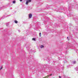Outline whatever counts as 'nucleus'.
Returning a JSON list of instances; mask_svg holds the SVG:
<instances>
[{
    "label": "nucleus",
    "instance_id": "obj_1",
    "mask_svg": "<svg viewBox=\"0 0 78 78\" xmlns=\"http://www.w3.org/2000/svg\"><path fill=\"white\" fill-rule=\"evenodd\" d=\"M31 0H27L26 1V5H28V3L29 2H31Z\"/></svg>",
    "mask_w": 78,
    "mask_h": 78
},
{
    "label": "nucleus",
    "instance_id": "obj_2",
    "mask_svg": "<svg viewBox=\"0 0 78 78\" xmlns=\"http://www.w3.org/2000/svg\"><path fill=\"white\" fill-rule=\"evenodd\" d=\"M29 18H31V17H32V14H30L29 15Z\"/></svg>",
    "mask_w": 78,
    "mask_h": 78
},
{
    "label": "nucleus",
    "instance_id": "obj_5",
    "mask_svg": "<svg viewBox=\"0 0 78 78\" xmlns=\"http://www.w3.org/2000/svg\"><path fill=\"white\" fill-rule=\"evenodd\" d=\"M32 40L33 41H36V39L34 38H33Z\"/></svg>",
    "mask_w": 78,
    "mask_h": 78
},
{
    "label": "nucleus",
    "instance_id": "obj_14",
    "mask_svg": "<svg viewBox=\"0 0 78 78\" xmlns=\"http://www.w3.org/2000/svg\"><path fill=\"white\" fill-rule=\"evenodd\" d=\"M69 38V37H67V38L68 39V40H69V38Z\"/></svg>",
    "mask_w": 78,
    "mask_h": 78
},
{
    "label": "nucleus",
    "instance_id": "obj_3",
    "mask_svg": "<svg viewBox=\"0 0 78 78\" xmlns=\"http://www.w3.org/2000/svg\"><path fill=\"white\" fill-rule=\"evenodd\" d=\"M40 47L41 48H44V46L43 45H41L40 46Z\"/></svg>",
    "mask_w": 78,
    "mask_h": 78
},
{
    "label": "nucleus",
    "instance_id": "obj_10",
    "mask_svg": "<svg viewBox=\"0 0 78 78\" xmlns=\"http://www.w3.org/2000/svg\"><path fill=\"white\" fill-rule=\"evenodd\" d=\"M76 70L77 71H78V69L77 68H76Z\"/></svg>",
    "mask_w": 78,
    "mask_h": 78
},
{
    "label": "nucleus",
    "instance_id": "obj_8",
    "mask_svg": "<svg viewBox=\"0 0 78 78\" xmlns=\"http://www.w3.org/2000/svg\"><path fill=\"white\" fill-rule=\"evenodd\" d=\"M39 36L40 37H41V33H39Z\"/></svg>",
    "mask_w": 78,
    "mask_h": 78
},
{
    "label": "nucleus",
    "instance_id": "obj_4",
    "mask_svg": "<svg viewBox=\"0 0 78 78\" xmlns=\"http://www.w3.org/2000/svg\"><path fill=\"white\" fill-rule=\"evenodd\" d=\"M14 22L15 23H18V21L17 20H15Z\"/></svg>",
    "mask_w": 78,
    "mask_h": 78
},
{
    "label": "nucleus",
    "instance_id": "obj_11",
    "mask_svg": "<svg viewBox=\"0 0 78 78\" xmlns=\"http://www.w3.org/2000/svg\"><path fill=\"white\" fill-rule=\"evenodd\" d=\"M6 25H7V26H8V23H7L6 24Z\"/></svg>",
    "mask_w": 78,
    "mask_h": 78
},
{
    "label": "nucleus",
    "instance_id": "obj_7",
    "mask_svg": "<svg viewBox=\"0 0 78 78\" xmlns=\"http://www.w3.org/2000/svg\"><path fill=\"white\" fill-rule=\"evenodd\" d=\"M13 4L16 3L15 1H13Z\"/></svg>",
    "mask_w": 78,
    "mask_h": 78
},
{
    "label": "nucleus",
    "instance_id": "obj_6",
    "mask_svg": "<svg viewBox=\"0 0 78 78\" xmlns=\"http://www.w3.org/2000/svg\"><path fill=\"white\" fill-rule=\"evenodd\" d=\"M73 63L74 64H76V61H74L73 62Z\"/></svg>",
    "mask_w": 78,
    "mask_h": 78
},
{
    "label": "nucleus",
    "instance_id": "obj_12",
    "mask_svg": "<svg viewBox=\"0 0 78 78\" xmlns=\"http://www.w3.org/2000/svg\"><path fill=\"white\" fill-rule=\"evenodd\" d=\"M20 2H22V0H20Z\"/></svg>",
    "mask_w": 78,
    "mask_h": 78
},
{
    "label": "nucleus",
    "instance_id": "obj_9",
    "mask_svg": "<svg viewBox=\"0 0 78 78\" xmlns=\"http://www.w3.org/2000/svg\"><path fill=\"white\" fill-rule=\"evenodd\" d=\"M2 69H3V67H1V68H0V70H2Z\"/></svg>",
    "mask_w": 78,
    "mask_h": 78
},
{
    "label": "nucleus",
    "instance_id": "obj_15",
    "mask_svg": "<svg viewBox=\"0 0 78 78\" xmlns=\"http://www.w3.org/2000/svg\"><path fill=\"white\" fill-rule=\"evenodd\" d=\"M59 78H61V77L60 76H59Z\"/></svg>",
    "mask_w": 78,
    "mask_h": 78
},
{
    "label": "nucleus",
    "instance_id": "obj_16",
    "mask_svg": "<svg viewBox=\"0 0 78 78\" xmlns=\"http://www.w3.org/2000/svg\"><path fill=\"white\" fill-rule=\"evenodd\" d=\"M51 75H52V74L50 75V76H51Z\"/></svg>",
    "mask_w": 78,
    "mask_h": 78
},
{
    "label": "nucleus",
    "instance_id": "obj_13",
    "mask_svg": "<svg viewBox=\"0 0 78 78\" xmlns=\"http://www.w3.org/2000/svg\"><path fill=\"white\" fill-rule=\"evenodd\" d=\"M18 31H19V32H20V30H19Z\"/></svg>",
    "mask_w": 78,
    "mask_h": 78
}]
</instances>
